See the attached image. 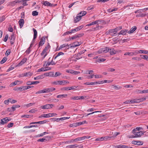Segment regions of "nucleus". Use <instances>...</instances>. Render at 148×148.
I'll return each instance as SVG.
<instances>
[{"mask_svg":"<svg viewBox=\"0 0 148 148\" xmlns=\"http://www.w3.org/2000/svg\"><path fill=\"white\" fill-rule=\"evenodd\" d=\"M34 87L33 86H25V89L26 90H27L28 89H29L31 88H32Z\"/></svg>","mask_w":148,"mask_h":148,"instance_id":"obj_61","label":"nucleus"},{"mask_svg":"<svg viewBox=\"0 0 148 148\" xmlns=\"http://www.w3.org/2000/svg\"><path fill=\"white\" fill-rule=\"evenodd\" d=\"M25 86H23L20 87V91H22L23 90H26L25 89Z\"/></svg>","mask_w":148,"mask_h":148,"instance_id":"obj_53","label":"nucleus"},{"mask_svg":"<svg viewBox=\"0 0 148 148\" xmlns=\"http://www.w3.org/2000/svg\"><path fill=\"white\" fill-rule=\"evenodd\" d=\"M103 50V53H106L108 52L109 50V49L108 47H106L102 48Z\"/></svg>","mask_w":148,"mask_h":148,"instance_id":"obj_22","label":"nucleus"},{"mask_svg":"<svg viewBox=\"0 0 148 148\" xmlns=\"http://www.w3.org/2000/svg\"><path fill=\"white\" fill-rule=\"evenodd\" d=\"M84 84L86 85H93L95 84V82H86L84 83Z\"/></svg>","mask_w":148,"mask_h":148,"instance_id":"obj_35","label":"nucleus"},{"mask_svg":"<svg viewBox=\"0 0 148 148\" xmlns=\"http://www.w3.org/2000/svg\"><path fill=\"white\" fill-rule=\"evenodd\" d=\"M106 60V59H103V58H101V59H98L96 61V62H103L105 61Z\"/></svg>","mask_w":148,"mask_h":148,"instance_id":"obj_31","label":"nucleus"},{"mask_svg":"<svg viewBox=\"0 0 148 148\" xmlns=\"http://www.w3.org/2000/svg\"><path fill=\"white\" fill-rule=\"evenodd\" d=\"M9 31L11 32H12L13 31V29L12 27L11 26V25L9 26V27L8 29Z\"/></svg>","mask_w":148,"mask_h":148,"instance_id":"obj_52","label":"nucleus"},{"mask_svg":"<svg viewBox=\"0 0 148 148\" xmlns=\"http://www.w3.org/2000/svg\"><path fill=\"white\" fill-rule=\"evenodd\" d=\"M86 50L85 49L84 50L82 51L79 52L77 54V56H80L83 53H84L86 51Z\"/></svg>","mask_w":148,"mask_h":148,"instance_id":"obj_38","label":"nucleus"},{"mask_svg":"<svg viewBox=\"0 0 148 148\" xmlns=\"http://www.w3.org/2000/svg\"><path fill=\"white\" fill-rule=\"evenodd\" d=\"M32 75V73L30 72H27L24 73V76L26 77H29Z\"/></svg>","mask_w":148,"mask_h":148,"instance_id":"obj_23","label":"nucleus"},{"mask_svg":"<svg viewBox=\"0 0 148 148\" xmlns=\"http://www.w3.org/2000/svg\"><path fill=\"white\" fill-rule=\"evenodd\" d=\"M5 119V118H3L2 119H1V121L0 122V125H4L5 124V122L4 121V120Z\"/></svg>","mask_w":148,"mask_h":148,"instance_id":"obj_48","label":"nucleus"},{"mask_svg":"<svg viewBox=\"0 0 148 148\" xmlns=\"http://www.w3.org/2000/svg\"><path fill=\"white\" fill-rule=\"evenodd\" d=\"M79 147V145L77 144L72 145H69L67 147H68L69 148H75Z\"/></svg>","mask_w":148,"mask_h":148,"instance_id":"obj_26","label":"nucleus"},{"mask_svg":"<svg viewBox=\"0 0 148 148\" xmlns=\"http://www.w3.org/2000/svg\"><path fill=\"white\" fill-rule=\"evenodd\" d=\"M70 31L71 33H74L75 32L78 31L76 28L74 29H71Z\"/></svg>","mask_w":148,"mask_h":148,"instance_id":"obj_63","label":"nucleus"},{"mask_svg":"<svg viewBox=\"0 0 148 148\" xmlns=\"http://www.w3.org/2000/svg\"><path fill=\"white\" fill-rule=\"evenodd\" d=\"M24 20L23 19L21 18L20 20L18 21V23L21 28L23 26L24 23Z\"/></svg>","mask_w":148,"mask_h":148,"instance_id":"obj_15","label":"nucleus"},{"mask_svg":"<svg viewBox=\"0 0 148 148\" xmlns=\"http://www.w3.org/2000/svg\"><path fill=\"white\" fill-rule=\"evenodd\" d=\"M18 82L19 81L18 80L15 81L14 82H12L10 84V86H13L17 84Z\"/></svg>","mask_w":148,"mask_h":148,"instance_id":"obj_33","label":"nucleus"},{"mask_svg":"<svg viewBox=\"0 0 148 148\" xmlns=\"http://www.w3.org/2000/svg\"><path fill=\"white\" fill-rule=\"evenodd\" d=\"M46 138H47H47H40L37 141L38 142H45L47 141L48 140H49V139L51 138V137L50 136H47Z\"/></svg>","mask_w":148,"mask_h":148,"instance_id":"obj_8","label":"nucleus"},{"mask_svg":"<svg viewBox=\"0 0 148 148\" xmlns=\"http://www.w3.org/2000/svg\"><path fill=\"white\" fill-rule=\"evenodd\" d=\"M99 21H93L90 23L86 25V26H89L90 25H94L95 24H97L98 23Z\"/></svg>","mask_w":148,"mask_h":148,"instance_id":"obj_17","label":"nucleus"},{"mask_svg":"<svg viewBox=\"0 0 148 148\" xmlns=\"http://www.w3.org/2000/svg\"><path fill=\"white\" fill-rule=\"evenodd\" d=\"M104 138L103 137L97 138L96 139L95 141H101L104 140Z\"/></svg>","mask_w":148,"mask_h":148,"instance_id":"obj_44","label":"nucleus"},{"mask_svg":"<svg viewBox=\"0 0 148 148\" xmlns=\"http://www.w3.org/2000/svg\"><path fill=\"white\" fill-rule=\"evenodd\" d=\"M69 45H68V44H63V45H61L59 49L58 50H60V49H62L63 48L65 47H67V46L68 47H69Z\"/></svg>","mask_w":148,"mask_h":148,"instance_id":"obj_27","label":"nucleus"},{"mask_svg":"<svg viewBox=\"0 0 148 148\" xmlns=\"http://www.w3.org/2000/svg\"><path fill=\"white\" fill-rule=\"evenodd\" d=\"M86 98V96H74L72 97L71 98V99L73 100H79L80 99H84L85 98Z\"/></svg>","mask_w":148,"mask_h":148,"instance_id":"obj_3","label":"nucleus"},{"mask_svg":"<svg viewBox=\"0 0 148 148\" xmlns=\"http://www.w3.org/2000/svg\"><path fill=\"white\" fill-rule=\"evenodd\" d=\"M44 78V77H43V75H41L37 76L36 77H35L34 79L35 80H38L40 79H42Z\"/></svg>","mask_w":148,"mask_h":148,"instance_id":"obj_20","label":"nucleus"},{"mask_svg":"<svg viewBox=\"0 0 148 148\" xmlns=\"http://www.w3.org/2000/svg\"><path fill=\"white\" fill-rule=\"evenodd\" d=\"M57 114L56 113H49L47 114H43L39 116V118L42 117L49 118L53 116L57 115Z\"/></svg>","mask_w":148,"mask_h":148,"instance_id":"obj_1","label":"nucleus"},{"mask_svg":"<svg viewBox=\"0 0 148 148\" xmlns=\"http://www.w3.org/2000/svg\"><path fill=\"white\" fill-rule=\"evenodd\" d=\"M142 131L135 132H132L134 135L136 136V138L140 137L142 136L144 134V133Z\"/></svg>","mask_w":148,"mask_h":148,"instance_id":"obj_2","label":"nucleus"},{"mask_svg":"<svg viewBox=\"0 0 148 148\" xmlns=\"http://www.w3.org/2000/svg\"><path fill=\"white\" fill-rule=\"evenodd\" d=\"M70 87H63L61 89V90H70Z\"/></svg>","mask_w":148,"mask_h":148,"instance_id":"obj_45","label":"nucleus"},{"mask_svg":"<svg viewBox=\"0 0 148 148\" xmlns=\"http://www.w3.org/2000/svg\"><path fill=\"white\" fill-rule=\"evenodd\" d=\"M101 28V27L99 26L98 25H96V27H94L92 28V30H94V31L100 29Z\"/></svg>","mask_w":148,"mask_h":148,"instance_id":"obj_28","label":"nucleus"},{"mask_svg":"<svg viewBox=\"0 0 148 148\" xmlns=\"http://www.w3.org/2000/svg\"><path fill=\"white\" fill-rule=\"evenodd\" d=\"M65 81H57L54 82L53 84L55 85H64L65 84Z\"/></svg>","mask_w":148,"mask_h":148,"instance_id":"obj_6","label":"nucleus"},{"mask_svg":"<svg viewBox=\"0 0 148 148\" xmlns=\"http://www.w3.org/2000/svg\"><path fill=\"white\" fill-rule=\"evenodd\" d=\"M83 140V138L82 137H79L76 138L73 140V141L74 142H77V141H80Z\"/></svg>","mask_w":148,"mask_h":148,"instance_id":"obj_30","label":"nucleus"},{"mask_svg":"<svg viewBox=\"0 0 148 148\" xmlns=\"http://www.w3.org/2000/svg\"><path fill=\"white\" fill-rule=\"evenodd\" d=\"M81 16L79 15H77V16L75 17L74 21L75 23H76L79 21L81 19Z\"/></svg>","mask_w":148,"mask_h":148,"instance_id":"obj_13","label":"nucleus"},{"mask_svg":"<svg viewBox=\"0 0 148 148\" xmlns=\"http://www.w3.org/2000/svg\"><path fill=\"white\" fill-rule=\"evenodd\" d=\"M110 53V54L111 55H112L113 54H115V53L114 52V49H109Z\"/></svg>","mask_w":148,"mask_h":148,"instance_id":"obj_37","label":"nucleus"},{"mask_svg":"<svg viewBox=\"0 0 148 148\" xmlns=\"http://www.w3.org/2000/svg\"><path fill=\"white\" fill-rule=\"evenodd\" d=\"M46 70H47V69H45V68L42 67L41 68L39 69L38 70L37 72H40L42 71H46Z\"/></svg>","mask_w":148,"mask_h":148,"instance_id":"obj_46","label":"nucleus"},{"mask_svg":"<svg viewBox=\"0 0 148 148\" xmlns=\"http://www.w3.org/2000/svg\"><path fill=\"white\" fill-rule=\"evenodd\" d=\"M62 74V73H60L59 72H56L55 75H54V77H56L58 76H60Z\"/></svg>","mask_w":148,"mask_h":148,"instance_id":"obj_36","label":"nucleus"},{"mask_svg":"<svg viewBox=\"0 0 148 148\" xmlns=\"http://www.w3.org/2000/svg\"><path fill=\"white\" fill-rule=\"evenodd\" d=\"M30 116H31V115H28V114H25V115H23L21 116V117L22 118L23 117H26V118H29Z\"/></svg>","mask_w":148,"mask_h":148,"instance_id":"obj_57","label":"nucleus"},{"mask_svg":"<svg viewBox=\"0 0 148 148\" xmlns=\"http://www.w3.org/2000/svg\"><path fill=\"white\" fill-rule=\"evenodd\" d=\"M15 39L13 35H12L10 38V42L11 44H13L14 42Z\"/></svg>","mask_w":148,"mask_h":148,"instance_id":"obj_29","label":"nucleus"},{"mask_svg":"<svg viewBox=\"0 0 148 148\" xmlns=\"http://www.w3.org/2000/svg\"><path fill=\"white\" fill-rule=\"evenodd\" d=\"M38 12L36 11H34L32 12V15L33 16H36L38 15Z\"/></svg>","mask_w":148,"mask_h":148,"instance_id":"obj_42","label":"nucleus"},{"mask_svg":"<svg viewBox=\"0 0 148 148\" xmlns=\"http://www.w3.org/2000/svg\"><path fill=\"white\" fill-rule=\"evenodd\" d=\"M127 30L124 29L121 30L119 33V35L122 34L123 35H125L127 32Z\"/></svg>","mask_w":148,"mask_h":148,"instance_id":"obj_18","label":"nucleus"},{"mask_svg":"<svg viewBox=\"0 0 148 148\" xmlns=\"http://www.w3.org/2000/svg\"><path fill=\"white\" fill-rule=\"evenodd\" d=\"M70 118V117H63L60 118V120L63 121L66 119H69Z\"/></svg>","mask_w":148,"mask_h":148,"instance_id":"obj_51","label":"nucleus"},{"mask_svg":"<svg viewBox=\"0 0 148 148\" xmlns=\"http://www.w3.org/2000/svg\"><path fill=\"white\" fill-rule=\"evenodd\" d=\"M137 27L136 26H134L130 30L128 31V33L129 34L133 33L136 29Z\"/></svg>","mask_w":148,"mask_h":148,"instance_id":"obj_14","label":"nucleus"},{"mask_svg":"<svg viewBox=\"0 0 148 148\" xmlns=\"http://www.w3.org/2000/svg\"><path fill=\"white\" fill-rule=\"evenodd\" d=\"M67 96V94L60 95H58L57 96V97L58 98H63L66 97Z\"/></svg>","mask_w":148,"mask_h":148,"instance_id":"obj_25","label":"nucleus"},{"mask_svg":"<svg viewBox=\"0 0 148 148\" xmlns=\"http://www.w3.org/2000/svg\"><path fill=\"white\" fill-rule=\"evenodd\" d=\"M45 37L43 36L42 38L40 40V41L39 42V47L42 46L45 43Z\"/></svg>","mask_w":148,"mask_h":148,"instance_id":"obj_7","label":"nucleus"},{"mask_svg":"<svg viewBox=\"0 0 148 148\" xmlns=\"http://www.w3.org/2000/svg\"><path fill=\"white\" fill-rule=\"evenodd\" d=\"M77 126V123H73V124H71L70 125V127H75Z\"/></svg>","mask_w":148,"mask_h":148,"instance_id":"obj_43","label":"nucleus"},{"mask_svg":"<svg viewBox=\"0 0 148 148\" xmlns=\"http://www.w3.org/2000/svg\"><path fill=\"white\" fill-rule=\"evenodd\" d=\"M64 54V53L62 52H59L57 55L54 58V59L55 60L57 57L61 55H63Z\"/></svg>","mask_w":148,"mask_h":148,"instance_id":"obj_40","label":"nucleus"},{"mask_svg":"<svg viewBox=\"0 0 148 148\" xmlns=\"http://www.w3.org/2000/svg\"><path fill=\"white\" fill-rule=\"evenodd\" d=\"M80 73V72L74 70H73L72 71V74L74 75H77L78 74H79Z\"/></svg>","mask_w":148,"mask_h":148,"instance_id":"obj_41","label":"nucleus"},{"mask_svg":"<svg viewBox=\"0 0 148 148\" xmlns=\"http://www.w3.org/2000/svg\"><path fill=\"white\" fill-rule=\"evenodd\" d=\"M87 13V12L86 11H82L79 14H78V15H79L80 16H81V17L84 16Z\"/></svg>","mask_w":148,"mask_h":148,"instance_id":"obj_24","label":"nucleus"},{"mask_svg":"<svg viewBox=\"0 0 148 148\" xmlns=\"http://www.w3.org/2000/svg\"><path fill=\"white\" fill-rule=\"evenodd\" d=\"M11 99L9 98L8 100H5L4 101V103L5 104H8L10 100H11Z\"/></svg>","mask_w":148,"mask_h":148,"instance_id":"obj_55","label":"nucleus"},{"mask_svg":"<svg viewBox=\"0 0 148 148\" xmlns=\"http://www.w3.org/2000/svg\"><path fill=\"white\" fill-rule=\"evenodd\" d=\"M121 87L120 86H114V88L117 90H119L121 89Z\"/></svg>","mask_w":148,"mask_h":148,"instance_id":"obj_62","label":"nucleus"},{"mask_svg":"<svg viewBox=\"0 0 148 148\" xmlns=\"http://www.w3.org/2000/svg\"><path fill=\"white\" fill-rule=\"evenodd\" d=\"M48 88L49 92H52L56 90V88Z\"/></svg>","mask_w":148,"mask_h":148,"instance_id":"obj_47","label":"nucleus"},{"mask_svg":"<svg viewBox=\"0 0 148 148\" xmlns=\"http://www.w3.org/2000/svg\"><path fill=\"white\" fill-rule=\"evenodd\" d=\"M27 58H24L18 64V66H20L22 65L26 62Z\"/></svg>","mask_w":148,"mask_h":148,"instance_id":"obj_16","label":"nucleus"},{"mask_svg":"<svg viewBox=\"0 0 148 148\" xmlns=\"http://www.w3.org/2000/svg\"><path fill=\"white\" fill-rule=\"evenodd\" d=\"M33 30L34 32V38L33 40V42L34 41V40L37 37V32L36 30L34 28H33Z\"/></svg>","mask_w":148,"mask_h":148,"instance_id":"obj_10","label":"nucleus"},{"mask_svg":"<svg viewBox=\"0 0 148 148\" xmlns=\"http://www.w3.org/2000/svg\"><path fill=\"white\" fill-rule=\"evenodd\" d=\"M81 44L80 42H73L72 44H70L69 45H70V48L71 47H76L77 46H78L80 45Z\"/></svg>","mask_w":148,"mask_h":148,"instance_id":"obj_5","label":"nucleus"},{"mask_svg":"<svg viewBox=\"0 0 148 148\" xmlns=\"http://www.w3.org/2000/svg\"><path fill=\"white\" fill-rule=\"evenodd\" d=\"M40 108L43 109H48L49 108V104H47L45 105L42 106L40 107Z\"/></svg>","mask_w":148,"mask_h":148,"instance_id":"obj_19","label":"nucleus"},{"mask_svg":"<svg viewBox=\"0 0 148 148\" xmlns=\"http://www.w3.org/2000/svg\"><path fill=\"white\" fill-rule=\"evenodd\" d=\"M117 148H132V147H130V146H126L125 145H118L117 146Z\"/></svg>","mask_w":148,"mask_h":148,"instance_id":"obj_12","label":"nucleus"},{"mask_svg":"<svg viewBox=\"0 0 148 148\" xmlns=\"http://www.w3.org/2000/svg\"><path fill=\"white\" fill-rule=\"evenodd\" d=\"M48 88L45 89H43V90H42V93H46L48 92Z\"/></svg>","mask_w":148,"mask_h":148,"instance_id":"obj_56","label":"nucleus"},{"mask_svg":"<svg viewBox=\"0 0 148 148\" xmlns=\"http://www.w3.org/2000/svg\"><path fill=\"white\" fill-rule=\"evenodd\" d=\"M50 47V46L49 45V44L48 43L47 46H46L44 49L46 51H47V50Z\"/></svg>","mask_w":148,"mask_h":148,"instance_id":"obj_60","label":"nucleus"},{"mask_svg":"<svg viewBox=\"0 0 148 148\" xmlns=\"http://www.w3.org/2000/svg\"><path fill=\"white\" fill-rule=\"evenodd\" d=\"M75 55L76 56V58L75 59V61H76L77 60H79V59L82 58V57H79V56H77V54H75Z\"/></svg>","mask_w":148,"mask_h":148,"instance_id":"obj_58","label":"nucleus"},{"mask_svg":"<svg viewBox=\"0 0 148 148\" xmlns=\"http://www.w3.org/2000/svg\"><path fill=\"white\" fill-rule=\"evenodd\" d=\"M5 19V16H2L0 18V22H2L4 21Z\"/></svg>","mask_w":148,"mask_h":148,"instance_id":"obj_64","label":"nucleus"},{"mask_svg":"<svg viewBox=\"0 0 148 148\" xmlns=\"http://www.w3.org/2000/svg\"><path fill=\"white\" fill-rule=\"evenodd\" d=\"M41 3L45 6H49L51 7H53V4H52L47 1H43L41 2Z\"/></svg>","mask_w":148,"mask_h":148,"instance_id":"obj_4","label":"nucleus"},{"mask_svg":"<svg viewBox=\"0 0 148 148\" xmlns=\"http://www.w3.org/2000/svg\"><path fill=\"white\" fill-rule=\"evenodd\" d=\"M8 34H7L5 35V38H4V39L3 40V41L4 42H6L8 39Z\"/></svg>","mask_w":148,"mask_h":148,"instance_id":"obj_59","label":"nucleus"},{"mask_svg":"<svg viewBox=\"0 0 148 148\" xmlns=\"http://www.w3.org/2000/svg\"><path fill=\"white\" fill-rule=\"evenodd\" d=\"M77 38H78L77 37V35H75L71 37H69V39L70 40L75 39Z\"/></svg>","mask_w":148,"mask_h":148,"instance_id":"obj_50","label":"nucleus"},{"mask_svg":"<svg viewBox=\"0 0 148 148\" xmlns=\"http://www.w3.org/2000/svg\"><path fill=\"white\" fill-rule=\"evenodd\" d=\"M134 55V53L133 52H126L124 54L125 55H128L130 56H132Z\"/></svg>","mask_w":148,"mask_h":148,"instance_id":"obj_39","label":"nucleus"},{"mask_svg":"<svg viewBox=\"0 0 148 148\" xmlns=\"http://www.w3.org/2000/svg\"><path fill=\"white\" fill-rule=\"evenodd\" d=\"M137 53H145L147 54H148V51L146 50H140L139 51H137Z\"/></svg>","mask_w":148,"mask_h":148,"instance_id":"obj_11","label":"nucleus"},{"mask_svg":"<svg viewBox=\"0 0 148 148\" xmlns=\"http://www.w3.org/2000/svg\"><path fill=\"white\" fill-rule=\"evenodd\" d=\"M142 129V128L140 127H136V128L132 130V132H137L138 131H139L140 130Z\"/></svg>","mask_w":148,"mask_h":148,"instance_id":"obj_21","label":"nucleus"},{"mask_svg":"<svg viewBox=\"0 0 148 148\" xmlns=\"http://www.w3.org/2000/svg\"><path fill=\"white\" fill-rule=\"evenodd\" d=\"M116 29H112L110 30H109L107 32L108 34L110 33H112V34L111 35V36H113L114 34H116V32L115 30Z\"/></svg>","mask_w":148,"mask_h":148,"instance_id":"obj_9","label":"nucleus"},{"mask_svg":"<svg viewBox=\"0 0 148 148\" xmlns=\"http://www.w3.org/2000/svg\"><path fill=\"white\" fill-rule=\"evenodd\" d=\"M103 137L104 138V140L105 139H106V140H108V139L109 140V138H114V137L113 136L109 137V136H105V137Z\"/></svg>","mask_w":148,"mask_h":148,"instance_id":"obj_54","label":"nucleus"},{"mask_svg":"<svg viewBox=\"0 0 148 148\" xmlns=\"http://www.w3.org/2000/svg\"><path fill=\"white\" fill-rule=\"evenodd\" d=\"M50 120L54 121H58L60 120V118H51L50 119Z\"/></svg>","mask_w":148,"mask_h":148,"instance_id":"obj_49","label":"nucleus"},{"mask_svg":"<svg viewBox=\"0 0 148 148\" xmlns=\"http://www.w3.org/2000/svg\"><path fill=\"white\" fill-rule=\"evenodd\" d=\"M139 141H135L134 140L132 141V144H134L135 145H140V144H138V143H139Z\"/></svg>","mask_w":148,"mask_h":148,"instance_id":"obj_34","label":"nucleus"},{"mask_svg":"<svg viewBox=\"0 0 148 148\" xmlns=\"http://www.w3.org/2000/svg\"><path fill=\"white\" fill-rule=\"evenodd\" d=\"M7 60V58L6 57H4L3 58L2 60L0 61V63L1 64H3L5 63Z\"/></svg>","mask_w":148,"mask_h":148,"instance_id":"obj_32","label":"nucleus"}]
</instances>
